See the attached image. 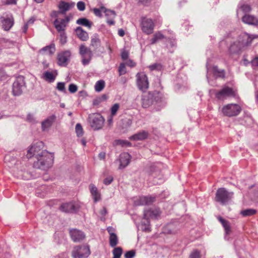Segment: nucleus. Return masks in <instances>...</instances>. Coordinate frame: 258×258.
<instances>
[{"mask_svg": "<svg viewBox=\"0 0 258 258\" xmlns=\"http://www.w3.org/2000/svg\"><path fill=\"white\" fill-rule=\"evenodd\" d=\"M241 106L234 103L224 105L222 108V112L224 116L232 117L238 115L241 111Z\"/></svg>", "mask_w": 258, "mask_h": 258, "instance_id": "obj_5", "label": "nucleus"}, {"mask_svg": "<svg viewBox=\"0 0 258 258\" xmlns=\"http://www.w3.org/2000/svg\"><path fill=\"white\" fill-rule=\"evenodd\" d=\"M90 190L93 200L95 202H97L100 200V194L97 190V188L93 184L89 185Z\"/></svg>", "mask_w": 258, "mask_h": 258, "instance_id": "obj_28", "label": "nucleus"}, {"mask_svg": "<svg viewBox=\"0 0 258 258\" xmlns=\"http://www.w3.org/2000/svg\"><path fill=\"white\" fill-rule=\"evenodd\" d=\"M75 130L78 137H82L83 135V130L80 123H77L76 124Z\"/></svg>", "mask_w": 258, "mask_h": 258, "instance_id": "obj_46", "label": "nucleus"}, {"mask_svg": "<svg viewBox=\"0 0 258 258\" xmlns=\"http://www.w3.org/2000/svg\"><path fill=\"white\" fill-rule=\"evenodd\" d=\"M112 253L113 255V258H120L122 253V249L120 247H116L113 250Z\"/></svg>", "mask_w": 258, "mask_h": 258, "instance_id": "obj_44", "label": "nucleus"}, {"mask_svg": "<svg viewBox=\"0 0 258 258\" xmlns=\"http://www.w3.org/2000/svg\"><path fill=\"white\" fill-rule=\"evenodd\" d=\"M119 108V105L117 103L114 104L111 108V114L114 116Z\"/></svg>", "mask_w": 258, "mask_h": 258, "instance_id": "obj_50", "label": "nucleus"}, {"mask_svg": "<svg viewBox=\"0 0 258 258\" xmlns=\"http://www.w3.org/2000/svg\"><path fill=\"white\" fill-rule=\"evenodd\" d=\"M257 37L256 36L249 35L248 34L244 33L239 35L237 41L238 43L241 45V47L245 49L251 44L252 40Z\"/></svg>", "mask_w": 258, "mask_h": 258, "instance_id": "obj_9", "label": "nucleus"}, {"mask_svg": "<svg viewBox=\"0 0 258 258\" xmlns=\"http://www.w3.org/2000/svg\"><path fill=\"white\" fill-rule=\"evenodd\" d=\"M70 19L68 17H66L65 18L62 19H56L54 21L55 28L58 32L64 31Z\"/></svg>", "mask_w": 258, "mask_h": 258, "instance_id": "obj_16", "label": "nucleus"}, {"mask_svg": "<svg viewBox=\"0 0 258 258\" xmlns=\"http://www.w3.org/2000/svg\"><path fill=\"white\" fill-rule=\"evenodd\" d=\"M44 144L42 142H37L33 144L28 151L27 157L30 158L35 157L36 158L41 157L44 154V152H47L46 150H43Z\"/></svg>", "mask_w": 258, "mask_h": 258, "instance_id": "obj_3", "label": "nucleus"}, {"mask_svg": "<svg viewBox=\"0 0 258 258\" xmlns=\"http://www.w3.org/2000/svg\"><path fill=\"white\" fill-rule=\"evenodd\" d=\"M100 40L97 34H94L92 37L91 40V45L97 49L100 46Z\"/></svg>", "mask_w": 258, "mask_h": 258, "instance_id": "obj_31", "label": "nucleus"}, {"mask_svg": "<svg viewBox=\"0 0 258 258\" xmlns=\"http://www.w3.org/2000/svg\"><path fill=\"white\" fill-rule=\"evenodd\" d=\"M218 219L219 221L221 223L223 227L225 230V238L227 240H228L229 238H227V235H228L231 232V227L230 225L229 222L226 220L223 219L222 217L219 216L218 217Z\"/></svg>", "mask_w": 258, "mask_h": 258, "instance_id": "obj_23", "label": "nucleus"}, {"mask_svg": "<svg viewBox=\"0 0 258 258\" xmlns=\"http://www.w3.org/2000/svg\"><path fill=\"white\" fill-rule=\"evenodd\" d=\"M77 8L81 11H83L85 9V4L83 2H79L77 4Z\"/></svg>", "mask_w": 258, "mask_h": 258, "instance_id": "obj_53", "label": "nucleus"}, {"mask_svg": "<svg viewBox=\"0 0 258 258\" xmlns=\"http://www.w3.org/2000/svg\"><path fill=\"white\" fill-rule=\"evenodd\" d=\"M77 24L81 25L90 28L92 26V23L85 18H80L77 21Z\"/></svg>", "mask_w": 258, "mask_h": 258, "instance_id": "obj_36", "label": "nucleus"}, {"mask_svg": "<svg viewBox=\"0 0 258 258\" xmlns=\"http://www.w3.org/2000/svg\"><path fill=\"white\" fill-rule=\"evenodd\" d=\"M90 254V248L88 245L76 246L72 252L73 258H87Z\"/></svg>", "mask_w": 258, "mask_h": 258, "instance_id": "obj_6", "label": "nucleus"}, {"mask_svg": "<svg viewBox=\"0 0 258 258\" xmlns=\"http://www.w3.org/2000/svg\"><path fill=\"white\" fill-rule=\"evenodd\" d=\"M152 95H153L154 103L159 104L162 102L163 98L161 93L155 91Z\"/></svg>", "mask_w": 258, "mask_h": 258, "instance_id": "obj_37", "label": "nucleus"}, {"mask_svg": "<svg viewBox=\"0 0 258 258\" xmlns=\"http://www.w3.org/2000/svg\"><path fill=\"white\" fill-rule=\"evenodd\" d=\"M79 53L82 56L83 64H88L92 56V52L91 50L84 45L82 44L79 48Z\"/></svg>", "mask_w": 258, "mask_h": 258, "instance_id": "obj_8", "label": "nucleus"}, {"mask_svg": "<svg viewBox=\"0 0 258 258\" xmlns=\"http://www.w3.org/2000/svg\"><path fill=\"white\" fill-rule=\"evenodd\" d=\"M244 50L241 47V45L238 43V41L234 42L229 47L228 53L230 55L238 53L239 51Z\"/></svg>", "mask_w": 258, "mask_h": 258, "instance_id": "obj_24", "label": "nucleus"}, {"mask_svg": "<svg viewBox=\"0 0 258 258\" xmlns=\"http://www.w3.org/2000/svg\"><path fill=\"white\" fill-rule=\"evenodd\" d=\"M93 12L96 16L99 17H102L101 12H102V11L101 9L94 8L93 9Z\"/></svg>", "mask_w": 258, "mask_h": 258, "instance_id": "obj_56", "label": "nucleus"}, {"mask_svg": "<svg viewBox=\"0 0 258 258\" xmlns=\"http://www.w3.org/2000/svg\"><path fill=\"white\" fill-rule=\"evenodd\" d=\"M233 196V192L228 191L224 187L219 188L216 191L215 200L222 205H225L232 199Z\"/></svg>", "mask_w": 258, "mask_h": 258, "instance_id": "obj_2", "label": "nucleus"}, {"mask_svg": "<svg viewBox=\"0 0 258 258\" xmlns=\"http://www.w3.org/2000/svg\"><path fill=\"white\" fill-rule=\"evenodd\" d=\"M253 67H258V56H256L251 61Z\"/></svg>", "mask_w": 258, "mask_h": 258, "instance_id": "obj_63", "label": "nucleus"}, {"mask_svg": "<svg viewBox=\"0 0 258 258\" xmlns=\"http://www.w3.org/2000/svg\"><path fill=\"white\" fill-rule=\"evenodd\" d=\"M107 99L108 96L106 94H103L95 98L93 101V104L95 106L98 105L101 103L106 101Z\"/></svg>", "mask_w": 258, "mask_h": 258, "instance_id": "obj_33", "label": "nucleus"}, {"mask_svg": "<svg viewBox=\"0 0 258 258\" xmlns=\"http://www.w3.org/2000/svg\"><path fill=\"white\" fill-rule=\"evenodd\" d=\"M26 89L25 82H14L12 86V93L15 96L21 95Z\"/></svg>", "mask_w": 258, "mask_h": 258, "instance_id": "obj_12", "label": "nucleus"}, {"mask_svg": "<svg viewBox=\"0 0 258 258\" xmlns=\"http://www.w3.org/2000/svg\"><path fill=\"white\" fill-rule=\"evenodd\" d=\"M148 135V132L143 130L132 136L130 137V139L133 141H141L147 139Z\"/></svg>", "mask_w": 258, "mask_h": 258, "instance_id": "obj_26", "label": "nucleus"}, {"mask_svg": "<svg viewBox=\"0 0 258 258\" xmlns=\"http://www.w3.org/2000/svg\"><path fill=\"white\" fill-rule=\"evenodd\" d=\"M0 21L3 29L6 31L9 30L14 24V20L12 17L7 18L2 17Z\"/></svg>", "mask_w": 258, "mask_h": 258, "instance_id": "obj_22", "label": "nucleus"}, {"mask_svg": "<svg viewBox=\"0 0 258 258\" xmlns=\"http://www.w3.org/2000/svg\"><path fill=\"white\" fill-rule=\"evenodd\" d=\"M142 106L144 108H147L154 103L153 95L150 92L148 94L142 96Z\"/></svg>", "mask_w": 258, "mask_h": 258, "instance_id": "obj_21", "label": "nucleus"}, {"mask_svg": "<svg viewBox=\"0 0 258 258\" xmlns=\"http://www.w3.org/2000/svg\"><path fill=\"white\" fill-rule=\"evenodd\" d=\"M207 67H208L207 66ZM208 73L212 72L216 79H225V73L224 70L219 69L217 66H214L212 68H207Z\"/></svg>", "mask_w": 258, "mask_h": 258, "instance_id": "obj_15", "label": "nucleus"}, {"mask_svg": "<svg viewBox=\"0 0 258 258\" xmlns=\"http://www.w3.org/2000/svg\"><path fill=\"white\" fill-rule=\"evenodd\" d=\"M76 33L78 37L82 41H86L89 38L88 33L84 30L82 28L78 27L76 29Z\"/></svg>", "mask_w": 258, "mask_h": 258, "instance_id": "obj_27", "label": "nucleus"}, {"mask_svg": "<svg viewBox=\"0 0 258 258\" xmlns=\"http://www.w3.org/2000/svg\"><path fill=\"white\" fill-rule=\"evenodd\" d=\"M71 52L69 50L61 51L57 54V63L59 66L65 67L70 61Z\"/></svg>", "mask_w": 258, "mask_h": 258, "instance_id": "obj_10", "label": "nucleus"}, {"mask_svg": "<svg viewBox=\"0 0 258 258\" xmlns=\"http://www.w3.org/2000/svg\"><path fill=\"white\" fill-rule=\"evenodd\" d=\"M146 221L142 222L140 225V228L143 231L148 232L150 231V222L148 218L144 219Z\"/></svg>", "mask_w": 258, "mask_h": 258, "instance_id": "obj_38", "label": "nucleus"}, {"mask_svg": "<svg viewBox=\"0 0 258 258\" xmlns=\"http://www.w3.org/2000/svg\"><path fill=\"white\" fill-rule=\"evenodd\" d=\"M118 72L120 75H124L126 73V69L124 63H121L119 67Z\"/></svg>", "mask_w": 258, "mask_h": 258, "instance_id": "obj_52", "label": "nucleus"}, {"mask_svg": "<svg viewBox=\"0 0 258 258\" xmlns=\"http://www.w3.org/2000/svg\"><path fill=\"white\" fill-rule=\"evenodd\" d=\"M118 239L116 234H112L109 236V244L111 247H115L118 244Z\"/></svg>", "mask_w": 258, "mask_h": 258, "instance_id": "obj_39", "label": "nucleus"}, {"mask_svg": "<svg viewBox=\"0 0 258 258\" xmlns=\"http://www.w3.org/2000/svg\"><path fill=\"white\" fill-rule=\"evenodd\" d=\"M150 71H160L163 70V66L160 63H155L148 67Z\"/></svg>", "mask_w": 258, "mask_h": 258, "instance_id": "obj_43", "label": "nucleus"}, {"mask_svg": "<svg viewBox=\"0 0 258 258\" xmlns=\"http://www.w3.org/2000/svg\"><path fill=\"white\" fill-rule=\"evenodd\" d=\"M241 9L242 11L245 13L249 12L251 9L250 6L248 5H243L241 7Z\"/></svg>", "mask_w": 258, "mask_h": 258, "instance_id": "obj_54", "label": "nucleus"}, {"mask_svg": "<svg viewBox=\"0 0 258 258\" xmlns=\"http://www.w3.org/2000/svg\"><path fill=\"white\" fill-rule=\"evenodd\" d=\"M101 9L105 14V16L108 18L114 19L116 17V13L114 11L106 9L104 7H101Z\"/></svg>", "mask_w": 258, "mask_h": 258, "instance_id": "obj_34", "label": "nucleus"}, {"mask_svg": "<svg viewBox=\"0 0 258 258\" xmlns=\"http://www.w3.org/2000/svg\"><path fill=\"white\" fill-rule=\"evenodd\" d=\"M4 160L7 166L9 168L12 169L13 172L16 171L20 168L21 162L17 160L15 158L7 155L5 156Z\"/></svg>", "mask_w": 258, "mask_h": 258, "instance_id": "obj_11", "label": "nucleus"}, {"mask_svg": "<svg viewBox=\"0 0 258 258\" xmlns=\"http://www.w3.org/2000/svg\"><path fill=\"white\" fill-rule=\"evenodd\" d=\"M75 6L74 3H68L64 1H60L58 5L59 12L64 14L66 13L71 10Z\"/></svg>", "mask_w": 258, "mask_h": 258, "instance_id": "obj_18", "label": "nucleus"}, {"mask_svg": "<svg viewBox=\"0 0 258 258\" xmlns=\"http://www.w3.org/2000/svg\"><path fill=\"white\" fill-rule=\"evenodd\" d=\"M164 38V35L160 32L155 33L153 37L151 39V43L152 44L156 43L158 40H161Z\"/></svg>", "mask_w": 258, "mask_h": 258, "instance_id": "obj_40", "label": "nucleus"}, {"mask_svg": "<svg viewBox=\"0 0 258 258\" xmlns=\"http://www.w3.org/2000/svg\"><path fill=\"white\" fill-rule=\"evenodd\" d=\"M79 208L78 204L74 202H70L62 204L60 210L66 213H76L78 211Z\"/></svg>", "mask_w": 258, "mask_h": 258, "instance_id": "obj_13", "label": "nucleus"}, {"mask_svg": "<svg viewBox=\"0 0 258 258\" xmlns=\"http://www.w3.org/2000/svg\"><path fill=\"white\" fill-rule=\"evenodd\" d=\"M189 258H201L200 251L197 249L194 250L190 254Z\"/></svg>", "mask_w": 258, "mask_h": 258, "instance_id": "obj_48", "label": "nucleus"}, {"mask_svg": "<svg viewBox=\"0 0 258 258\" xmlns=\"http://www.w3.org/2000/svg\"><path fill=\"white\" fill-rule=\"evenodd\" d=\"M56 75L57 73L55 72H46L44 74L45 79L50 81L54 80Z\"/></svg>", "mask_w": 258, "mask_h": 258, "instance_id": "obj_42", "label": "nucleus"}, {"mask_svg": "<svg viewBox=\"0 0 258 258\" xmlns=\"http://www.w3.org/2000/svg\"><path fill=\"white\" fill-rule=\"evenodd\" d=\"M137 81H147L148 80L146 75L143 72L138 73L137 75Z\"/></svg>", "mask_w": 258, "mask_h": 258, "instance_id": "obj_47", "label": "nucleus"}, {"mask_svg": "<svg viewBox=\"0 0 258 258\" xmlns=\"http://www.w3.org/2000/svg\"><path fill=\"white\" fill-rule=\"evenodd\" d=\"M113 117V115H110L109 116H108V117L107 118V124L109 127H110L112 125Z\"/></svg>", "mask_w": 258, "mask_h": 258, "instance_id": "obj_59", "label": "nucleus"}, {"mask_svg": "<svg viewBox=\"0 0 258 258\" xmlns=\"http://www.w3.org/2000/svg\"><path fill=\"white\" fill-rule=\"evenodd\" d=\"M119 169H123L128 165L130 162L131 156L127 153H121L119 156Z\"/></svg>", "mask_w": 258, "mask_h": 258, "instance_id": "obj_19", "label": "nucleus"}, {"mask_svg": "<svg viewBox=\"0 0 258 258\" xmlns=\"http://www.w3.org/2000/svg\"><path fill=\"white\" fill-rule=\"evenodd\" d=\"M71 237L74 242H79L85 238L84 233L77 229H72L70 232Z\"/></svg>", "mask_w": 258, "mask_h": 258, "instance_id": "obj_17", "label": "nucleus"}, {"mask_svg": "<svg viewBox=\"0 0 258 258\" xmlns=\"http://www.w3.org/2000/svg\"><path fill=\"white\" fill-rule=\"evenodd\" d=\"M60 41L62 44H64L67 42V36L63 32H60Z\"/></svg>", "mask_w": 258, "mask_h": 258, "instance_id": "obj_57", "label": "nucleus"}, {"mask_svg": "<svg viewBox=\"0 0 258 258\" xmlns=\"http://www.w3.org/2000/svg\"><path fill=\"white\" fill-rule=\"evenodd\" d=\"M142 28L143 32L147 34H151L154 29V25L150 19H144L142 23Z\"/></svg>", "mask_w": 258, "mask_h": 258, "instance_id": "obj_14", "label": "nucleus"}, {"mask_svg": "<svg viewBox=\"0 0 258 258\" xmlns=\"http://www.w3.org/2000/svg\"><path fill=\"white\" fill-rule=\"evenodd\" d=\"M121 58L122 59H123V60L126 59L128 57V52L125 50H123L121 52Z\"/></svg>", "mask_w": 258, "mask_h": 258, "instance_id": "obj_61", "label": "nucleus"}, {"mask_svg": "<svg viewBox=\"0 0 258 258\" xmlns=\"http://www.w3.org/2000/svg\"><path fill=\"white\" fill-rule=\"evenodd\" d=\"M137 86L139 90L145 92L150 87L149 82H137Z\"/></svg>", "mask_w": 258, "mask_h": 258, "instance_id": "obj_32", "label": "nucleus"}, {"mask_svg": "<svg viewBox=\"0 0 258 258\" xmlns=\"http://www.w3.org/2000/svg\"><path fill=\"white\" fill-rule=\"evenodd\" d=\"M154 198L150 196L141 197L139 200V204L141 205H150L154 201Z\"/></svg>", "mask_w": 258, "mask_h": 258, "instance_id": "obj_29", "label": "nucleus"}, {"mask_svg": "<svg viewBox=\"0 0 258 258\" xmlns=\"http://www.w3.org/2000/svg\"><path fill=\"white\" fill-rule=\"evenodd\" d=\"M56 88L60 91L62 92H66V88L64 84L62 82H59L57 83Z\"/></svg>", "mask_w": 258, "mask_h": 258, "instance_id": "obj_51", "label": "nucleus"}, {"mask_svg": "<svg viewBox=\"0 0 258 258\" xmlns=\"http://www.w3.org/2000/svg\"><path fill=\"white\" fill-rule=\"evenodd\" d=\"M56 118L55 115L52 114L44 119L41 123L42 130L44 131L51 126L53 123L55 121Z\"/></svg>", "mask_w": 258, "mask_h": 258, "instance_id": "obj_20", "label": "nucleus"}, {"mask_svg": "<svg viewBox=\"0 0 258 258\" xmlns=\"http://www.w3.org/2000/svg\"><path fill=\"white\" fill-rule=\"evenodd\" d=\"M55 46L54 44H51L49 46L43 47L40 50V52H45L48 54H52L55 51Z\"/></svg>", "mask_w": 258, "mask_h": 258, "instance_id": "obj_35", "label": "nucleus"}, {"mask_svg": "<svg viewBox=\"0 0 258 258\" xmlns=\"http://www.w3.org/2000/svg\"><path fill=\"white\" fill-rule=\"evenodd\" d=\"M159 215V211L157 209L156 210H147L144 211V219H147V218L149 219V217L151 218H156Z\"/></svg>", "mask_w": 258, "mask_h": 258, "instance_id": "obj_30", "label": "nucleus"}, {"mask_svg": "<svg viewBox=\"0 0 258 258\" xmlns=\"http://www.w3.org/2000/svg\"><path fill=\"white\" fill-rule=\"evenodd\" d=\"M256 211L253 209H247L241 211V214L244 217L250 216L254 215Z\"/></svg>", "mask_w": 258, "mask_h": 258, "instance_id": "obj_41", "label": "nucleus"}, {"mask_svg": "<svg viewBox=\"0 0 258 258\" xmlns=\"http://www.w3.org/2000/svg\"><path fill=\"white\" fill-rule=\"evenodd\" d=\"M77 89L78 87L77 85L74 84H71L69 85V91L72 93L76 92L77 91Z\"/></svg>", "mask_w": 258, "mask_h": 258, "instance_id": "obj_55", "label": "nucleus"}, {"mask_svg": "<svg viewBox=\"0 0 258 258\" xmlns=\"http://www.w3.org/2000/svg\"><path fill=\"white\" fill-rule=\"evenodd\" d=\"M113 178L112 176H108L104 179L103 183L105 185H109L112 182V181H113Z\"/></svg>", "mask_w": 258, "mask_h": 258, "instance_id": "obj_58", "label": "nucleus"}, {"mask_svg": "<svg viewBox=\"0 0 258 258\" xmlns=\"http://www.w3.org/2000/svg\"><path fill=\"white\" fill-rule=\"evenodd\" d=\"M104 118L100 114H94L89 116L90 126L94 131L101 129L104 125Z\"/></svg>", "mask_w": 258, "mask_h": 258, "instance_id": "obj_7", "label": "nucleus"}, {"mask_svg": "<svg viewBox=\"0 0 258 258\" xmlns=\"http://www.w3.org/2000/svg\"><path fill=\"white\" fill-rule=\"evenodd\" d=\"M215 97L220 100H224L228 97L238 98L236 90L228 87H225L217 92Z\"/></svg>", "mask_w": 258, "mask_h": 258, "instance_id": "obj_4", "label": "nucleus"}, {"mask_svg": "<svg viewBox=\"0 0 258 258\" xmlns=\"http://www.w3.org/2000/svg\"><path fill=\"white\" fill-rule=\"evenodd\" d=\"M243 23L252 25H258V19L253 16L245 14L242 18Z\"/></svg>", "mask_w": 258, "mask_h": 258, "instance_id": "obj_25", "label": "nucleus"}, {"mask_svg": "<svg viewBox=\"0 0 258 258\" xmlns=\"http://www.w3.org/2000/svg\"><path fill=\"white\" fill-rule=\"evenodd\" d=\"M136 255V252L134 250H131L126 252L124 254L125 258H133Z\"/></svg>", "mask_w": 258, "mask_h": 258, "instance_id": "obj_49", "label": "nucleus"}, {"mask_svg": "<svg viewBox=\"0 0 258 258\" xmlns=\"http://www.w3.org/2000/svg\"><path fill=\"white\" fill-rule=\"evenodd\" d=\"M44 154L36 158L34 162L33 167L43 170H47L53 163V155L48 152H44Z\"/></svg>", "mask_w": 258, "mask_h": 258, "instance_id": "obj_1", "label": "nucleus"}, {"mask_svg": "<svg viewBox=\"0 0 258 258\" xmlns=\"http://www.w3.org/2000/svg\"><path fill=\"white\" fill-rule=\"evenodd\" d=\"M107 230L108 233L109 234V236L112 235V234H116L114 233L115 229L111 226L108 227L107 228Z\"/></svg>", "mask_w": 258, "mask_h": 258, "instance_id": "obj_62", "label": "nucleus"}, {"mask_svg": "<svg viewBox=\"0 0 258 258\" xmlns=\"http://www.w3.org/2000/svg\"><path fill=\"white\" fill-rule=\"evenodd\" d=\"M118 143L122 145V146H130L131 145V143L127 141L123 140H118Z\"/></svg>", "mask_w": 258, "mask_h": 258, "instance_id": "obj_60", "label": "nucleus"}, {"mask_svg": "<svg viewBox=\"0 0 258 258\" xmlns=\"http://www.w3.org/2000/svg\"><path fill=\"white\" fill-rule=\"evenodd\" d=\"M105 82H97L95 85V90L97 92H101L105 87Z\"/></svg>", "mask_w": 258, "mask_h": 258, "instance_id": "obj_45", "label": "nucleus"}, {"mask_svg": "<svg viewBox=\"0 0 258 258\" xmlns=\"http://www.w3.org/2000/svg\"><path fill=\"white\" fill-rule=\"evenodd\" d=\"M27 120L32 123L35 122V119L33 115L28 114L27 116Z\"/></svg>", "mask_w": 258, "mask_h": 258, "instance_id": "obj_64", "label": "nucleus"}]
</instances>
